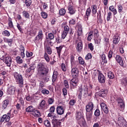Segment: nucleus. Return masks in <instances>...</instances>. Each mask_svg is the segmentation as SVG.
Masks as SVG:
<instances>
[{"mask_svg":"<svg viewBox=\"0 0 127 127\" xmlns=\"http://www.w3.org/2000/svg\"><path fill=\"white\" fill-rule=\"evenodd\" d=\"M93 109H94V103L90 102L85 107L86 120L88 122H91L93 116Z\"/></svg>","mask_w":127,"mask_h":127,"instance_id":"1","label":"nucleus"},{"mask_svg":"<svg viewBox=\"0 0 127 127\" xmlns=\"http://www.w3.org/2000/svg\"><path fill=\"white\" fill-rule=\"evenodd\" d=\"M41 16L42 17H43V18H47V16H48V15H47V13L45 12H42L41 13Z\"/></svg>","mask_w":127,"mask_h":127,"instance_id":"61","label":"nucleus"},{"mask_svg":"<svg viewBox=\"0 0 127 127\" xmlns=\"http://www.w3.org/2000/svg\"><path fill=\"white\" fill-rule=\"evenodd\" d=\"M8 24L10 28H13V24H12V21L11 20V18L9 19Z\"/></svg>","mask_w":127,"mask_h":127,"instance_id":"60","label":"nucleus"},{"mask_svg":"<svg viewBox=\"0 0 127 127\" xmlns=\"http://www.w3.org/2000/svg\"><path fill=\"white\" fill-rule=\"evenodd\" d=\"M77 30L76 31V34L77 36H82L83 35V29H82V25L78 24L77 26Z\"/></svg>","mask_w":127,"mask_h":127,"instance_id":"17","label":"nucleus"},{"mask_svg":"<svg viewBox=\"0 0 127 127\" xmlns=\"http://www.w3.org/2000/svg\"><path fill=\"white\" fill-rule=\"evenodd\" d=\"M100 110H99L98 109H96V110L94 112V116L95 117H100Z\"/></svg>","mask_w":127,"mask_h":127,"instance_id":"54","label":"nucleus"},{"mask_svg":"<svg viewBox=\"0 0 127 127\" xmlns=\"http://www.w3.org/2000/svg\"><path fill=\"white\" fill-rule=\"evenodd\" d=\"M39 91L42 90V89H43V87H44V82L43 81H40L39 83Z\"/></svg>","mask_w":127,"mask_h":127,"instance_id":"52","label":"nucleus"},{"mask_svg":"<svg viewBox=\"0 0 127 127\" xmlns=\"http://www.w3.org/2000/svg\"><path fill=\"white\" fill-rule=\"evenodd\" d=\"M25 3L27 7H29L32 4V0H25Z\"/></svg>","mask_w":127,"mask_h":127,"instance_id":"40","label":"nucleus"},{"mask_svg":"<svg viewBox=\"0 0 127 127\" xmlns=\"http://www.w3.org/2000/svg\"><path fill=\"white\" fill-rule=\"evenodd\" d=\"M76 49L77 52H81L83 49V42H80L77 43V46H76Z\"/></svg>","mask_w":127,"mask_h":127,"instance_id":"23","label":"nucleus"},{"mask_svg":"<svg viewBox=\"0 0 127 127\" xmlns=\"http://www.w3.org/2000/svg\"><path fill=\"white\" fill-rule=\"evenodd\" d=\"M93 31H90V32L88 33V36L87 37L88 41H91L92 39H93Z\"/></svg>","mask_w":127,"mask_h":127,"instance_id":"36","label":"nucleus"},{"mask_svg":"<svg viewBox=\"0 0 127 127\" xmlns=\"http://www.w3.org/2000/svg\"><path fill=\"white\" fill-rule=\"evenodd\" d=\"M46 43L48 45H51L52 44V42L51 40L48 39V38H46V41H45V43Z\"/></svg>","mask_w":127,"mask_h":127,"instance_id":"57","label":"nucleus"},{"mask_svg":"<svg viewBox=\"0 0 127 127\" xmlns=\"http://www.w3.org/2000/svg\"><path fill=\"white\" fill-rule=\"evenodd\" d=\"M2 35L3 36H6L7 37H8L10 35V33H9L7 30H5L2 32Z\"/></svg>","mask_w":127,"mask_h":127,"instance_id":"42","label":"nucleus"},{"mask_svg":"<svg viewBox=\"0 0 127 127\" xmlns=\"http://www.w3.org/2000/svg\"><path fill=\"white\" fill-rule=\"evenodd\" d=\"M35 69V67H34V65L32 64H30V67L28 68L26 71L28 73H30L32 70H34Z\"/></svg>","mask_w":127,"mask_h":127,"instance_id":"43","label":"nucleus"},{"mask_svg":"<svg viewBox=\"0 0 127 127\" xmlns=\"http://www.w3.org/2000/svg\"><path fill=\"white\" fill-rule=\"evenodd\" d=\"M92 13L93 16H95V15L97 13V5H93L91 6Z\"/></svg>","mask_w":127,"mask_h":127,"instance_id":"32","label":"nucleus"},{"mask_svg":"<svg viewBox=\"0 0 127 127\" xmlns=\"http://www.w3.org/2000/svg\"><path fill=\"white\" fill-rule=\"evenodd\" d=\"M113 43L114 44H118L119 42H120V37L117 35H115L113 37Z\"/></svg>","mask_w":127,"mask_h":127,"instance_id":"28","label":"nucleus"},{"mask_svg":"<svg viewBox=\"0 0 127 127\" xmlns=\"http://www.w3.org/2000/svg\"><path fill=\"white\" fill-rule=\"evenodd\" d=\"M43 39V32H42V30L40 29L39 30L38 35L35 37V43H36L37 41H39V40L42 41Z\"/></svg>","mask_w":127,"mask_h":127,"instance_id":"12","label":"nucleus"},{"mask_svg":"<svg viewBox=\"0 0 127 127\" xmlns=\"http://www.w3.org/2000/svg\"><path fill=\"white\" fill-rule=\"evenodd\" d=\"M108 77L109 79H114L115 78V74L112 71H109L108 73Z\"/></svg>","mask_w":127,"mask_h":127,"instance_id":"41","label":"nucleus"},{"mask_svg":"<svg viewBox=\"0 0 127 127\" xmlns=\"http://www.w3.org/2000/svg\"><path fill=\"white\" fill-rule=\"evenodd\" d=\"M23 16L25 17V18H26L27 19H29L30 15L29 13H28V11L26 10H23L22 12Z\"/></svg>","mask_w":127,"mask_h":127,"instance_id":"34","label":"nucleus"},{"mask_svg":"<svg viewBox=\"0 0 127 127\" xmlns=\"http://www.w3.org/2000/svg\"><path fill=\"white\" fill-rule=\"evenodd\" d=\"M13 76L17 84H18L20 88L23 87V78L22 75L18 73L17 72H15L13 73Z\"/></svg>","mask_w":127,"mask_h":127,"instance_id":"3","label":"nucleus"},{"mask_svg":"<svg viewBox=\"0 0 127 127\" xmlns=\"http://www.w3.org/2000/svg\"><path fill=\"white\" fill-rule=\"evenodd\" d=\"M44 58L48 63H49V62H50V58H49V56L48 55V54H47V53H44Z\"/></svg>","mask_w":127,"mask_h":127,"instance_id":"35","label":"nucleus"},{"mask_svg":"<svg viewBox=\"0 0 127 127\" xmlns=\"http://www.w3.org/2000/svg\"><path fill=\"white\" fill-rule=\"evenodd\" d=\"M15 90H16V88L14 86L8 84L7 89V95H14V93H15Z\"/></svg>","mask_w":127,"mask_h":127,"instance_id":"11","label":"nucleus"},{"mask_svg":"<svg viewBox=\"0 0 127 127\" xmlns=\"http://www.w3.org/2000/svg\"><path fill=\"white\" fill-rule=\"evenodd\" d=\"M75 103H76V100H75L74 99H71L69 101V102L68 103L69 107H73V106H74V105H75Z\"/></svg>","mask_w":127,"mask_h":127,"instance_id":"46","label":"nucleus"},{"mask_svg":"<svg viewBox=\"0 0 127 127\" xmlns=\"http://www.w3.org/2000/svg\"><path fill=\"white\" fill-rule=\"evenodd\" d=\"M58 75V72L56 70H54L52 76V82L54 83L55 81L56 80V79H57V75Z\"/></svg>","mask_w":127,"mask_h":127,"instance_id":"30","label":"nucleus"},{"mask_svg":"<svg viewBox=\"0 0 127 127\" xmlns=\"http://www.w3.org/2000/svg\"><path fill=\"white\" fill-rule=\"evenodd\" d=\"M41 93L43 94L44 95H49V90L44 88L42 90Z\"/></svg>","mask_w":127,"mask_h":127,"instance_id":"49","label":"nucleus"},{"mask_svg":"<svg viewBox=\"0 0 127 127\" xmlns=\"http://www.w3.org/2000/svg\"><path fill=\"white\" fill-rule=\"evenodd\" d=\"M44 46L45 53H48L49 55H51L52 54V50L51 49V48H50V46H49L46 43H44Z\"/></svg>","mask_w":127,"mask_h":127,"instance_id":"13","label":"nucleus"},{"mask_svg":"<svg viewBox=\"0 0 127 127\" xmlns=\"http://www.w3.org/2000/svg\"><path fill=\"white\" fill-rule=\"evenodd\" d=\"M116 62L119 64L120 66H124V60H123V58L120 55H116V56H114Z\"/></svg>","mask_w":127,"mask_h":127,"instance_id":"14","label":"nucleus"},{"mask_svg":"<svg viewBox=\"0 0 127 127\" xmlns=\"http://www.w3.org/2000/svg\"><path fill=\"white\" fill-rule=\"evenodd\" d=\"M101 108L105 114H106V115L109 114V108H108V106H107L106 104L102 103L101 104Z\"/></svg>","mask_w":127,"mask_h":127,"instance_id":"20","label":"nucleus"},{"mask_svg":"<svg viewBox=\"0 0 127 127\" xmlns=\"http://www.w3.org/2000/svg\"><path fill=\"white\" fill-rule=\"evenodd\" d=\"M3 41L4 42L8 43L9 46H11V44H12V42L13 41V39L4 38Z\"/></svg>","mask_w":127,"mask_h":127,"instance_id":"27","label":"nucleus"},{"mask_svg":"<svg viewBox=\"0 0 127 127\" xmlns=\"http://www.w3.org/2000/svg\"><path fill=\"white\" fill-rule=\"evenodd\" d=\"M62 28H64V30L62 33V39H64L69 33L70 27L67 24V22H64L62 23Z\"/></svg>","mask_w":127,"mask_h":127,"instance_id":"4","label":"nucleus"},{"mask_svg":"<svg viewBox=\"0 0 127 127\" xmlns=\"http://www.w3.org/2000/svg\"><path fill=\"white\" fill-rule=\"evenodd\" d=\"M82 89V91H84V97H87V96L91 97V96L93 95V92H92V90L88 91V86L87 85H84Z\"/></svg>","mask_w":127,"mask_h":127,"instance_id":"8","label":"nucleus"},{"mask_svg":"<svg viewBox=\"0 0 127 127\" xmlns=\"http://www.w3.org/2000/svg\"><path fill=\"white\" fill-rule=\"evenodd\" d=\"M98 78V81L99 83H101V84H104L106 82V78L104 74L99 73Z\"/></svg>","mask_w":127,"mask_h":127,"instance_id":"19","label":"nucleus"},{"mask_svg":"<svg viewBox=\"0 0 127 127\" xmlns=\"http://www.w3.org/2000/svg\"><path fill=\"white\" fill-rule=\"evenodd\" d=\"M118 122L119 124H123V123H126V120L124 119L123 117H119L118 119Z\"/></svg>","mask_w":127,"mask_h":127,"instance_id":"51","label":"nucleus"},{"mask_svg":"<svg viewBox=\"0 0 127 127\" xmlns=\"http://www.w3.org/2000/svg\"><path fill=\"white\" fill-rule=\"evenodd\" d=\"M65 13H66V10L64 8H61L59 10V14L61 15V16H63L64 15H65Z\"/></svg>","mask_w":127,"mask_h":127,"instance_id":"39","label":"nucleus"},{"mask_svg":"<svg viewBox=\"0 0 127 127\" xmlns=\"http://www.w3.org/2000/svg\"><path fill=\"white\" fill-rule=\"evenodd\" d=\"M91 12H92V9H91V7L88 8L86 9L85 14L84 17L85 21H88V20H89V16L91 15Z\"/></svg>","mask_w":127,"mask_h":127,"instance_id":"16","label":"nucleus"},{"mask_svg":"<svg viewBox=\"0 0 127 127\" xmlns=\"http://www.w3.org/2000/svg\"><path fill=\"white\" fill-rule=\"evenodd\" d=\"M16 61L18 64H21L23 62L22 59L19 56L16 58Z\"/></svg>","mask_w":127,"mask_h":127,"instance_id":"50","label":"nucleus"},{"mask_svg":"<svg viewBox=\"0 0 127 127\" xmlns=\"http://www.w3.org/2000/svg\"><path fill=\"white\" fill-rule=\"evenodd\" d=\"M71 73L73 78H77L79 76V69L76 67L71 66Z\"/></svg>","mask_w":127,"mask_h":127,"instance_id":"10","label":"nucleus"},{"mask_svg":"<svg viewBox=\"0 0 127 127\" xmlns=\"http://www.w3.org/2000/svg\"><path fill=\"white\" fill-rule=\"evenodd\" d=\"M39 110H46L47 109L46 105V101L44 100H42L41 103L39 104L38 107Z\"/></svg>","mask_w":127,"mask_h":127,"instance_id":"18","label":"nucleus"},{"mask_svg":"<svg viewBox=\"0 0 127 127\" xmlns=\"http://www.w3.org/2000/svg\"><path fill=\"white\" fill-rule=\"evenodd\" d=\"M56 41L57 43H61V42H62V39L58 36L56 38Z\"/></svg>","mask_w":127,"mask_h":127,"instance_id":"63","label":"nucleus"},{"mask_svg":"<svg viewBox=\"0 0 127 127\" xmlns=\"http://www.w3.org/2000/svg\"><path fill=\"white\" fill-rule=\"evenodd\" d=\"M69 83L73 87H76L78 85V79L76 77H74L70 80Z\"/></svg>","mask_w":127,"mask_h":127,"instance_id":"24","label":"nucleus"},{"mask_svg":"<svg viewBox=\"0 0 127 127\" xmlns=\"http://www.w3.org/2000/svg\"><path fill=\"white\" fill-rule=\"evenodd\" d=\"M56 49L57 50L59 57H60L61 51H62V49H63V46H60L59 47H57Z\"/></svg>","mask_w":127,"mask_h":127,"instance_id":"31","label":"nucleus"},{"mask_svg":"<svg viewBox=\"0 0 127 127\" xmlns=\"http://www.w3.org/2000/svg\"><path fill=\"white\" fill-rule=\"evenodd\" d=\"M109 10H110L111 11H112V12H113V14H114V15H116V14H117V13H118L117 9L115 8V6H114V5H112L109 7Z\"/></svg>","mask_w":127,"mask_h":127,"instance_id":"33","label":"nucleus"},{"mask_svg":"<svg viewBox=\"0 0 127 127\" xmlns=\"http://www.w3.org/2000/svg\"><path fill=\"white\" fill-rule=\"evenodd\" d=\"M57 31L56 30H55L54 31H53V33H49L48 34V39H50V40H53V39H54V35L56 34L57 33Z\"/></svg>","mask_w":127,"mask_h":127,"instance_id":"26","label":"nucleus"},{"mask_svg":"<svg viewBox=\"0 0 127 127\" xmlns=\"http://www.w3.org/2000/svg\"><path fill=\"white\" fill-rule=\"evenodd\" d=\"M61 67H62V69L63 71H64V72H65L67 70V68H66V65H65L64 64H61Z\"/></svg>","mask_w":127,"mask_h":127,"instance_id":"64","label":"nucleus"},{"mask_svg":"<svg viewBox=\"0 0 127 127\" xmlns=\"http://www.w3.org/2000/svg\"><path fill=\"white\" fill-rule=\"evenodd\" d=\"M34 113H35V117H37V118H39V117L41 116V114L40 113V112H39L38 110H35L34 112Z\"/></svg>","mask_w":127,"mask_h":127,"instance_id":"58","label":"nucleus"},{"mask_svg":"<svg viewBox=\"0 0 127 127\" xmlns=\"http://www.w3.org/2000/svg\"><path fill=\"white\" fill-rule=\"evenodd\" d=\"M67 9L68 13L69 14H70L71 15H72V14H75V13L76 12V8H75V7L74 6H73V2H68Z\"/></svg>","mask_w":127,"mask_h":127,"instance_id":"6","label":"nucleus"},{"mask_svg":"<svg viewBox=\"0 0 127 127\" xmlns=\"http://www.w3.org/2000/svg\"><path fill=\"white\" fill-rule=\"evenodd\" d=\"M78 61L79 64H80L81 65H84V64H85V62H84V60L81 57H78Z\"/></svg>","mask_w":127,"mask_h":127,"instance_id":"53","label":"nucleus"},{"mask_svg":"<svg viewBox=\"0 0 127 127\" xmlns=\"http://www.w3.org/2000/svg\"><path fill=\"white\" fill-rule=\"evenodd\" d=\"M108 56L109 60H111V59H112V58H113V51H112L111 50L109 51Z\"/></svg>","mask_w":127,"mask_h":127,"instance_id":"59","label":"nucleus"},{"mask_svg":"<svg viewBox=\"0 0 127 127\" xmlns=\"http://www.w3.org/2000/svg\"><path fill=\"white\" fill-rule=\"evenodd\" d=\"M57 113L58 115H63L64 114V108H63V106H58L57 108Z\"/></svg>","mask_w":127,"mask_h":127,"instance_id":"22","label":"nucleus"},{"mask_svg":"<svg viewBox=\"0 0 127 127\" xmlns=\"http://www.w3.org/2000/svg\"><path fill=\"white\" fill-rule=\"evenodd\" d=\"M74 61H75V57H74V56L73 55H71L70 56V62H71V65H73Z\"/></svg>","mask_w":127,"mask_h":127,"instance_id":"62","label":"nucleus"},{"mask_svg":"<svg viewBox=\"0 0 127 127\" xmlns=\"http://www.w3.org/2000/svg\"><path fill=\"white\" fill-rule=\"evenodd\" d=\"M44 125L47 127H51V124L49 120H45L44 122Z\"/></svg>","mask_w":127,"mask_h":127,"instance_id":"48","label":"nucleus"},{"mask_svg":"<svg viewBox=\"0 0 127 127\" xmlns=\"http://www.w3.org/2000/svg\"><path fill=\"white\" fill-rule=\"evenodd\" d=\"M75 118L77 121V124H79V123L85 120V119H84V117H83V113L81 111H76L75 114Z\"/></svg>","mask_w":127,"mask_h":127,"instance_id":"7","label":"nucleus"},{"mask_svg":"<svg viewBox=\"0 0 127 127\" xmlns=\"http://www.w3.org/2000/svg\"><path fill=\"white\" fill-rule=\"evenodd\" d=\"M64 84L66 89H69V83L68 82V80H64Z\"/></svg>","mask_w":127,"mask_h":127,"instance_id":"55","label":"nucleus"},{"mask_svg":"<svg viewBox=\"0 0 127 127\" xmlns=\"http://www.w3.org/2000/svg\"><path fill=\"white\" fill-rule=\"evenodd\" d=\"M52 123L53 125V127H58L61 126V122L60 120L56 119L53 117V119L52 121Z\"/></svg>","mask_w":127,"mask_h":127,"instance_id":"15","label":"nucleus"},{"mask_svg":"<svg viewBox=\"0 0 127 127\" xmlns=\"http://www.w3.org/2000/svg\"><path fill=\"white\" fill-rule=\"evenodd\" d=\"M17 27L18 30L20 31V33H23V29H22V26L20 25V24L17 23Z\"/></svg>","mask_w":127,"mask_h":127,"instance_id":"47","label":"nucleus"},{"mask_svg":"<svg viewBox=\"0 0 127 127\" xmlns=\"http://www.w3.org/2000/svg\"><path fill=\"white\" fill-rule=\"evenodd\" d=\"M102 60H103L104 63L107 64L108 63V60H107V57H106V55L103 54L101 56Z\"/></svg>","mask_w":127,"mask_h":127,"instance_id":"44","label":"nucleus"},{"mask_svg":"<svg viewBox=\"0 0 127 127\" xmlns=\"http://www.w3.org/2000/svg\"><path fill=\"white\" fill-rule=\"evenodd\" d=\"M78 124L80 125V127H82V126L83 127H88V126H87V124L86 123V121H85V120H83Z\"/></svg>","mask_w":127,"mask_h":127,"instance_id":"45","label":"nucleus"},{"mask_svg":"<svg viewBox=\"0 0 127 127\" xmlns=\"http://www.w3.org/2000/svg\"><path fill=\"white\" fill-rule=\"evenodd\" d=\"M107 94H108V91L107 90L102 89L98 93V96L101 98H105V97L107 96Z\"/></svg>","mask_w":127,"mask_h":127,"instance_id":"21","label":"nucleus"},{"mask_svg":"<svg viewBox=\"0 0 127 127\" xmlns=\"http://www.w3.org/2000/svg\"><path fill=\"white\" fill-rule=\"evenodd\" d=\"M112 12H109L107 14V21H110L111 20V18H112Z\"/></svg>","mask_w":127,"mask_h":127,"instance_id":"56","label":"nucleus"},{"mask_svg":"<svg viewBox=\"0 0 127 127\" xmlns=\"http://www.w3.org/2000/svg\"><path fill=\"white\" fill-rule=\"evenodd\" d=\"M8 104H9V100H8V99H6L4 100L2 102V110H5V109L7 108V106H8Z\"/></svg>","mask_w":127,"mask_h":127,"instance_id":"25","label":"nucleus"},{"mask_svg":"<svg viewBox=\"0 0 127 127\" xmlns=\"http://www.w3.org/2000/svg\"><path fill=\"white\" fill-rule=\"evenodd\" d=\"M26 112L27 113H31L33 112L34 113V112H35V109L33 108V106H30L26 109Z\"/></svg>","mask_w":127,"mask_h":127,"instance_id":"29","label":"nucleus"},{"mask_svg":"<svg viewBox=\"0 0 127 127\" xmlns=\"http://www.w3.org/2000/svg\"><path fill=\"white\" fill-rule=\"evenodd\" d=\"M37 68L38 70V74L40 77H45V76H47V74L49 72V69L45 68L43 63H39L37 64Z\"/></svg>","mask_w":127,"mask_h":127,"instance_id":"2","label":"nucleus"},{"mask_svg":"<svg viewBox=\"0 0 127 127\" xmlns=\"http://www.w3.org/2000/svg\"><path fill=\"white\" fill-rule=\"evenodd\" d=\"M101 37H95L94 38L95 44H100L101 43Z\"/></svg>","mask_w":127,"mask_h":127,"instance_id":"38","label":"nucleus"},{"mask_svg":"<svg viewBox=\"0 0 127 127\" xmlns=\"http://www.w3.org/2000/svg\"><path fill=\"white\" fill-rule=\"evenodd\" d=\"M0 60L6 64L8 67H10L11 66V63L12 62V60L11 58L9 56H3L0 58Z\"/></svg>","mask_w":127,"mask_h":127,"instance_id":"5","label":"nucleus"},{"mask_svg":"<svg viewBox=\"0 0 127 127\" xmlns=\"http://www.w3.org/2000/svg\"><path fill=\"white\" fill-rule=\"evenodd\" d=\"M79 94L78 96V98L79 100H82V96L83 94L82 93V92H83V88L80 87L78 89Z\"/></svg>","mask_w":127,"mask_h":127,"instance_id":"37","label":"nucleus"},{"mask_svg":"<svg viewBox=\"0 0 127 127\" xmlns=\"http://www.w3.org/2000/svg\"><path fill=\"white\" fill-rule=\"evenodd\" d=\"M10 112L7 113V114L3 115L0 119V123H3L4 121H5L6 122H9V120H10Z\"/></svg>","mask_w":127,"mask_h":127,"instance_id":"9","label":"nucleus"}]
</instances>
